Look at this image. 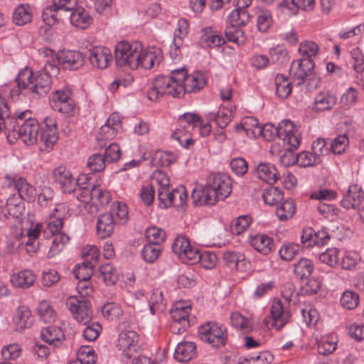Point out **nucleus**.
I'll return each mask as SVG.
<instances>
[{
	"mask_svg": "<svg viewBox=\"0 0 364 364\" xmlns=\"http://www.w3.org/2000/svg\"><path fill=\"white\" fill-rule=\"evenodd\" d=\"M102 315L108 321H114L123 315L122 306L115 302H108L101 309Z\"/></svg>",
	"mask_w": 364,
	"mask_h": 364,
	"instance_id": "e433bc0d",
	"label": "nucleus"
},
{
	"mask_svg": "<svg viewBox=\"0 0 364 364\" xmlns=\"http://www.w3.org/2000/svg\"><path fill=\"white\" fill-rule=\"evenodd\" d=\"M262 198L266 204L274 205L283 200V193L278 188L269 186L263 192Z\"/></svg>",
	"mask_w": 364,
	"mask_h": 364,
	"instance_id": "a18cd8bd",
	"label": "nucleus"
},
{
	"mask_svg": "<svg viewBox=\"0 0 364 364\" xmlns=\"http://www.w3.org/2000/svg\"><path fill=\"white\" fill-rule=\"evenodd\" d=\"M250 15L245 9L236 8L228 16L230 25L237 27L245 26L250 21Z\"/></svg>",
	"mask_w": 364,
	"mask_h": 364,
	"instance_id": "c9c22d12",
	"label": "nucleus"
},
{
	"mask_svg": "<svg viewBox=\"0 0 364 364\" xmlns=\"http://www.w3.org/2000/svg\"><path fill=\"white\" fill-rule=\"evenodd\" d=\"M205 85V75L200 72H196L187 78L186 92H197L203 89Z\"/></svg>",
	"mask_w": 364,
	"mask_h": 364,
	"instance_id": "72a5a7b5",
	"label": "nucleus"
},
{
	"mask_svg": "<svg viewBox=\"0 0 364 364\" xmlns=\"http://www.w3.org/2000/svg\"><path fill=\"white\" fill-rule=\"evenodd\" d=\"M114 220L113 214L107 213L102 214L98 217L97 223V235L101 238H105L110 236L114 231Z\"/></svg>",
	"mask_w": 364,
	"mask_h": 364,
	"instance_id": "a878e982",
	"label": "nucleus"
},
{
	"mask_svg": "<svg viewBox=\"0 0 364 364\" xmlns=\"http://www.w3.org/2000/svg\"><path fill=\"white\" fill-rule=\"evenodd\" d=\"M200 262L201 265L205 269H211L215 267L217 262V256L215 254L210 252L200 253L197 249V257L191 259V263Z\"/></svg>",
	"mask_w": 364,
	"mask_h": 364,
	"instance_id": "3c124183",
	"label": "nucleus"
},
{
	"mask_svg": "<svg viewBox=\"0 0 364 364\" xmlns=\"http://www.w3.org/2000/svg\"><path fill=\"white\" fill-rule=\"evenodd\" d=\"M99 272L104 282L108 286L114 285L118 280L117 269L110 263L100 266Z\"/></svg>",
	"mask_w": 364,
	"mask_h": 364,
	"instance_id": "ea45409f",
	"label": "nucleus"
},
{
	"mask_svg": "<svg viewBox=\"0 0 364 364\" xmlns=\"http://www.w3.org/2000/svg\"><path fill=\"white\" fill-rule=\"evenodd\" d=\"M112 59L110 49L105 46H95L89 50V60L90 63L99 69L108 67Z\"/></svg>",
	"mask_w": 364,
	"mask_h": 364,
	"instance_id": "6ab92c4d",
	"label": "nucleus"
},
{
	"mask_svg": "<svg viewBox=\"0 0 364 364\" xmlns=\"http://www.w3.org/2000/svg\"><path fill=\"white\" fill-rule=\"evenodd\" d=\"M50 105L55 111L73 115L75 112V104L68 90H56L52 96Z\"/></svg>",
	"mask_w": 364,
	"mask_h": 364,
	"instance_id": "f8f14e48",
	"label": "nucleus"
},
{
	"mask_svg": "<svg viewBox=\"0 0 364 364\" xmlns=\"http://www.w3.org/2000/svg\"><path fill=\"white\" fill-rule=\"evenodd\" d=\"M296 211V205L292 199L282 202L277 208L276 214L282 221L291 218Z\"/></svg>",
	"mask_w": 364,
	"mask_h": 364,
	"instance_id": "37998d69",
	"label": "nucleus"
},
{
	"mask_svg": "<svg viewBox=\"0 0 364 364\" xmlns=\"http://www.w3.org/2000/svg\"><path fill=\"white\" fill-rule=\"evenodd\" d=\"M62 17H65V15L59 9L53 6V4L48 6L42 13V18L48 26L54 25Z\"/></svg>",
	"mask_w": 364,
	"mask_h": 364,
	"instance_id": "8fccbe9b",
	"label": "nucleus"
},
{
	"mask_svg": "<svg viewBox=\"0 0 364 364\" xmlns=\"http://www.w3.org/2000/svg\"><path fill=\"white\" fill-rule=\"evenodd\" d=\"M338 252L337 248H328L319 255V259L323 263L334 267L338 262Z\"/></svg>",
	"mask_w": 364,
	"mask_h": 364,
	"instance_id": "338daca9",
	"label": "nucleus"
},
{
	"mask_svg": "<svg viewBox=\"0 0 364 364\" xmlns=\"http://www.w3.org/2000/svg\"><path fill=\"white\" fill-rule=\"evenodd\" d=\"M200 338L212 345L213 347L224 346L227 341L225 327L215 321H207L198 328Z\"/></svg>",
	"mask_w": 364,
	"mask_h": 364,
	"instance_id": "0eeeda50",
	"label": "nucleus"
},
{
	"mask_svg": "<svg viewBox=\"0 0 364 364\" xmlns=\"http://www.w3.org/2000/svg\"><path fill=\"white\" fill-rule=\"evenodd\" d=\"M199 43L203 48H215L225 43L222 36L217 34L211 28H205L202 31Z\"/></svg>",
	"mask_w": 364,
	"mask_h": 364,
	"instance_id": "cd10ccee",
	"label": "nucleus"
},
{
	"mask_svg": "<svg viewBox=\"0 0 364 364\" xmlns=\"http://www.w3.org/2000/svg\"><path fill=\"white\" fill-rule=\"evenodd\" d=\"M314 68V61L309 58L295 60L290 68V74L301 85L306 82V78L311 75Z\"/></svg>",
	"mask_w": 364,
	"mask_h": 364,
	"instance_id": "f3484780",
	"label": "nucleus"
},
{
	"mask_svg": "<svg viewBox=\"0 0 364 364\" xmlns=\"http://www.w3.org/2000/svg\"><path fill=\"white\" fill-rule=\"evenodd\" d=\"M296 164L301 167L311 166L321 163V159L316 156L314 152L302 151L296 154Z\"/></svg>",
	"mask_w": 364,
	"mask_h": 364,
	"instance_id": "603ef678",
	"label": "nucleus"
},
{
	"mask_svg": "<svg viewBox=\"0 0 364 364\" xmlns=\"http://www.w3.org/2000/svg\"><path fill=\"white\" fill-rule=\"evenodd\" d=\"M138 54V67L141 66L146 70L159 65L163 59L161 49L156 47L143 49L140 43H139Z\"/></svg>",
	"mask_w": 364,
	"mask_h": 364,
	"instance_id": "dca6fc26",
	"label": "nucleus"
},
{
	"mask_svg": "<svg viewBox=\"0 0 364 364\" xmlns=\"http://www.w3.org/2000/svg\"><path fill=\"white\" fill-rule=\"evenodd\" d=\"M270 60L273 63L282 65L289 60L288 52L282 46H277L269 50Z\"/></svg>",
	"mask_w": 364,
	"mask_h": 364,
	"instance_id": "13d9d810",
	"label": "nucleus"
},
{
	"mask_svg": "<svg viewBox=\"0 0 364 364\" xmlns=\"http://www.w3.org/2000/svg\"><path fill=\"white\" fill-rule=\"evenodd\" d=\"M314 6L315 0H283L279 4L282 12L288 16L296 15L299 9L312 11Z\"/></svg>",
	"mask_w": 364,
	"mask_h": 364,
	"instance_id": "aec40b11",
	"label": "nucleus"
},
{
	"mask_svg": "<svg viewBox=\"0 0 364 364\" xmlns=\"http://www.w3.org/2000/svg\"><path fill=\"white\" fill-rule=\"evenodd\" d=\"M363 200L364 191L360 186L355 184L348 187L341 201V205L347 210H355L360 206Z\"/></svg>",
	"mask_w": 364,
	"mask_h": 364,
	"instance_id": "412c9836",
	"label": "nucleus"
},
{
	"mask_svg": "<svg viewBox=\"0 0 364 364\" xmlns=\"http://www.w3.org/2000/svg\"><path fill=\"white\" fill-rule=\"evenodd\" d=\"M37 311L39 317L45 323H52L56 318V312L49 301H41L38 304Z\"/></svg>",
	"mask_w": 364,
	"mask_h": 364,
	"instance_id": "f704fd0d",
	"label": "nucleus"
},
{
	"mask_svg": "<svg viewBox=\"0 0 364 364\" xmlns=\"http://www.w3.org/2000/svg\"><path fill=\"white\" fill-rule=\"evenodd\" d=\"M41 335V338L46 343L53 346L55 348L60 346L65 339V335L62 329L54 325L42 328Z\"/></svg>",
	"mask_w": 364,
	"mask_h": 364,
	"instance_id": "b1692460",
	"label": "nucleus"
},
{
	"mask_svg": "<svg viewBox=\"0 0 364 364\" xmlns=\"http://www.w3.org/2000/svg\"><path fill=\"white\" fill-rule=\"evenodd\" d=\"M340 302L344 308L348 310L353 309L359 303L358 294L353 291H346L342 294Z\"/></svg>",
	"mask_w": 364,
	"mask_h": 364,
	"instance_id": "680f3d73",
	"label": "nucleus"
},
{
	"mask_svg": "<svg viewBox=\"0 0 364 364\" xmlns=\"http://www.w3.org/2000/svg\"><path fill=\"white\" fill-rule=\"evenodd\" d=\"M87 257H90V260L86 259L82 264L75 265L73 270L75 277L81 282H87L93 274L94 264L98 259V250L95 247L90 248Z\"/></svg>",
	"mask_w": 364,
	"mask_h": 364,
	"instance_id": "4468645a",
	"label": "nucleus"
},
{
	"mask_svg": "<svg viewBox=\"0 0 364 364\" xmlns=\"http://www.w3.org/2000/svg\"><path fill=\"white\" fill-rule=\"evenodd\" d=\"M53 177L63 192L72 193L76 191L75 178L66 167L60 166L55 168L53 171Z\"/></svg>",
	"mask_w": 364,
	"mask_h": 364,
	"instance_id": "a211bd4d",
	"label": "nucleus"
},
{
	"mask_svg": "<svg viewBox=\"0 0 364 364\" xmlns=\"http://www.w3.org/2000/svg\"><path fill=\"white\" fill-rule=\"evenodd\" d=\"M55 60L58 65H60L65 69L77 70L83 65L85 58L80 51L68 50L58 53Z\"/></svg>",
	"mask_w": 364,
	"mask_h": 364,
	"instance_id": "2eb2a0df",
	"label": "nucleus"
},
{
	"mask_svg": "<svg viewBox=\"0 0 364 364\" xmlns=\"http://www.w3.org/2000/svg\"><path fill=\"white\" fill-rule=\"evenodd\" d=\"M257 16V28L261 32H266L272 23V16L268 10H263L259 9L256 11Z\"/></svg>",
	"mask_w": 364,
	"mask_h": 364,
	"instance_id": "5fc2aeb1",
	"label": "nucleus"
},
{
	"mask_svg": "<svg viewBox=\"0 0 364 364\" xmlns=\"http://www.w3.org/2000/svg\"><path fill=\"white\" fill-rule=\"evenodd\" d=\"M250 245L258 252L267 255L272 250L274 241L266 235L257 234L250 237Z\"/></svg>",
	"mask_w": 364,
	"mask_h": 364,
	"instance_id": "c85d7f7f",
	"label": "nucleus"
},
{
	"mask_svg": "<svg viewBox=\"0 0 364 364\" xmlns=\"http://www.w3.org/2000/svg\"><path fill=\"white\" fill-rule=\"evenodd\" d=\"M337 99L329 92H321L314 97L312 109L314 112H321L332 109L336 105Z\"/></svg>",
	"mask_w": 364,
	"mask_h": 364,
	"instance_id": "5701e85b",
	"label": "nucleus"
},
{
	"mask_svg": "<svg viewBox=\"0 0 364 364\" xmlns=\"http://www.w3.org/2000/svg\"><path fill=\"white\" fill-rule=\"evenodd\" d=\"M105 164L106 161L102 154H94L88 158L87 166L91 171L95 173L103 171Z\"/></svg>",
	"mask_w": 364,
	"mask_h": 364,
	"instance_id": "bf43d9fd",
	"label": "nucleus"
},
{
	"mask_svg": "<svg viewBox=\"0 0 364 364\" xmlns=\"http://www.w3.org/2000/svg\"><path fill=\"white\" fill-rule=\"evenodd\" d=\"M60 68L55 59H50L45 61L43 68L33 75L31 92L43 96L46 95L51 85V79L58 75Z\"/></svg>",
	"mask_w": 364,
	"mask_h": 364,
	"instance_id": "39448f33",
	"label": "nucleus"
},
{
	"mask_svg": "<svg viewBox=\"0 0 364 364\" xmlns=\"http://www.w3.org/2000/svg\"><path fill=\"white\" fill-rule=\"evenodd\" d=\"M65 17L68 18L74 26L82 29L86 28L92 22L90 15L81 6H75L72 11L65 15Z\"/></svg>",
	"mask_w": 364,
	"mask_h": 364,
	"instance_id": "4be33fe9",
	"label": "nucleus"
},
{
	"mask_svg": "<svg viewBox=\"0 0 364 364\" xmlns=\"http://www.w3.org/2000/svg\"><path fill=\"white\" fill-rule=\"evenodd\" d=\"M30 8L23 5L18 6L13 14V21L18 26H22L31 21Z\"/></svg>",
	"mask_w": 364,
	"mask_h": 364,
	"instance_id": "de8ad7c7",
	"label": "nucleus"
},
{
	"mask_svg": "<svg viewBox=\"0 0 364 364\" xmlns=\"http://www.w3.org/2000/svg\"><path fill=\"white\" fill-rule=\"evenodd\" d=\"M291 313L284 310L280 300L274 301L271 309L270 316L264 319L263 323L267 328L281 330L289 321Z\"/></svg>",
	"mask_w": 364,
	"mask_h": 364,
	"instance_id": "9b49d317",
	"label": "nucleus"
},
{
	"mask_svg": "<svg viewBox=\"0 0 364 364\" xmlns=\"http://www.w3.org/2000/svg\"><path fill=\"white\" fill-rule=\"evenodd\" d=\"M190 311L191 308L188 306L178 304L174 309L171 311V317L173 321L177 323H188V318Z\"/></svg>",
	"mask_w": 364,
	"mask_h": 364,
	"instance_id": "c03bdc74",
	"label": "nucleus"
},
{
	"mask_svg": "<svg viewBox=\"0 0 364 364\" xmlns=\"http://www.w3.org/2000/svg\"><path fill=\"white\" fill-rule=\"evenodd\" d=\"M300 247L298 244H284L279 250V254L283 260L292 259L299 252Z\"/></svg>",
	"mask_w": 364,
	"mask_h": 364,
	"instance_id": "e2e57ef3",
	"label": "nucleus"
},
{
	"mask_svg": "<svg viewBox=\"0 0 364 364\" xmlns=\"http://www.w3.org/2000/svg\"><path fill=\"white\" fill-rule=\"evenodd\" d=\"M139 335L132 330L122 331L117 342V347L122 351L124 359L130 360L133 358L132 364H154L152 360L146 356L134 358L139 348Z\"/></svg>",
	"mask_w": 364,
	"mask_h": 364,
	"instance_id": "20e7f679",
	"label": "nucleus"
},
{
	"mask_svg": "<svg viewBox=\"0 0 364 364\" xmlns=\"http://www.w3.org/2000/svg\"><path fill=\"white\" fill-rule=\"evenodd\" d=\"M139 43L129 44L122 41L115 46L114 59L118 66H128L132 70L138 68Z\"/></svg>",
	"mask_w": 364,
	"mask_h": 364,
	"instance_id": "6e6552de",
	"label": "nucleus"
},
{
	"mask_svg": "<svg viewBox=\"0 0 364 364\" xmlns=\"http://www.w3.org/2000/svg\"><path fill=\"white\" fill-rule=\"evenodd\" d=\"M196 355V345L193 342L184 341L179 343L174 353L175 358L179 362H187Z\"/></svg>",
	"mask_w": 364,
	"mask_h": 364,
	"instance_id": "bb28decb",
	"label": "nucleus"
},
{
	"mask_svg": "<svg viewBox=\"0 0 364 364\" xmlns=\"http://www.w3.org/2000/svg\"><path fill=\"white\" fill-rule=\"evenodd\" d=\"M250 218L247 215H242L232 221L230 231L233 235H240L249 227Z\"/></svg>",
	"mask_w": 364,
	"mask_h": 364,
	"instance_id": "052dcab7",
	"label": "nucleus"
},
{
	"mask_svg": "<svg viewBox=\"0 0 364 364\" xmlns=\"http://www.w3.org/2000/svg\"><path fill=\"white\" fill-rule=\"evenodd\" d=\"M31 311L26 306H19L14 316V323L18 328L24 329L31 326L33 320Z\"/></svg>",
	"mask_w": 364,
	"mask_h": 364,
	"instance_id": "2f4dec72",
	"label": "nucleus"
},
{
	"mask_svg": "<svg viewBox=\"0 0 364 364\" xmlns=\"http://www.w3.org/2000/svg\"><path fill=\"white\" fill-rule=\"evenodd\" d=\"M165 236V232L156 227H151L146 230V238L149 243L160 246V244L164 241Z\"/></svg>",
	"mask_w": 364,
	"mask_h": 364,
	"instance_id": "4d7b16f0",
	"label": "nucleus"
},
{
	"mask_svg": "<svg viewBox=\"0 0 364 364\" xmlns=\"http://www.w3.org/2000/svg\"><path fill=\"white\" fill-rule=\"evenodd\" d=\"M258 134L269 141L279 137L294 149H297L301 141V133L289 119L282 120L277 127L271 123L265 124L258 127Z\"/></svg>",
	"mask_w": 364,
	"mask_h": 364,
	"instance_id": "7ed1b4c3",
	"label": "nucleus"
},
{
	"mask_svg": "<svg viewBox=\"0 0 364 364\" xmlns=\"http://www.w3.org/2000/svg\"><path fill=\"white\" fill-rule=\"evenodd\" d=\"M4 185L9 188H14L23 200L33 201L36 195V188L30 184L27 180L16 173H8L4 177Z\"/></svg>",
	"mask_w": 364,
	"mask_h": 364,
	"instance_id": "9d476101",
	"label": "nucleus"
},
{
	"mask_svg": "<svg viewBox=\"0 0 364 364\" xmlns=\"http://www.w3.org/2000/svg\"><path fill=\"white\" fill-rule=\"evenodd\" d=\"M109 213L113 214L114 220L118 223H124L128 218V210L124 203L114 202L112 205V211Z\"/></svg>",
	"mask_w": 364,
	"mask_h": 364,
	"instance_id": "864d4df0",
	"label": "nucleus"
},
{
	"mask_svg": "<svg viewBox=\"0 0 364 364\" xmlns=\"http://www.w3.org/2000/svg\"><path fill=\"white\" fill-rule=\"evenodd\" d=\"M23 198L18 194L9 197L6 200V208L9 213L18 218L22 214L23 208Z\"/></svg>",
	"mask_w": 364,
	"mask_h": 364,
	"instance_id": "09e8293b",
	"label": "nucleus"
},
{
	"mask_svg": "<svg viewBox=\"0 0 364 364\" xmlns=\"http://www.w3.org/2000/svg\"><path fill=\"white\" fill-rule=\"evenodd\" d=\"M223 260L230 269H238L240 262L244 261V257L235 252H225L223 255Z\"/></svg>",
	"mask_w": 364,
	"mask_h": 364,
	"instance_id": "774afa93",
	"label": "nucleus"
},
{
	"mask_svg": "<svg viewBox=\"0 0 364 364\" xmlns=\"http://www.w3.org/2000/svg\"><path fill=\"white\" fill-rule=\"evenodd\" d=\"M255 171L258 178L271 185L279 179L277 168L270 163L259 164Z\"/></svg>",
	"mask_w": 364,
	"mask_h": 364,
	"instance_id": "393cba45",
	"label": "nucleus"
},
{
	"mask_svg": "<svg viewBox=\"0 0 364 364\" xmlns=\"http://www.w3.org/2000/svg\"><path fill=\"white\" fill-rule=\"evenodd\" d=\"M66 306L78 323L87 325L92 321V310L90 301L82 296H70L67 299Z\"/></svg>",
	"mask_w": 364,
	"mask_h": 364,
	"instance_id": "1a4fd4ad",
	"label": "nucleus"
},
{
	"mask_svg": "<svg viewBox=\"0 0 364 364\" xmlns=\"http://www.w3.org/2000/svg\"><path fill=\"white\" fill-rule=\"evenodd\" d=\"M171 205L175 207H181L186 204L188 199V194L186 188L183 186H179L172 190L171 194Z\"/></svg>",
	"mask_w": 364,
	"mask_h": 364,
	"instance_id": "6e6d98bb",
	"label": "nucleus"
},
{
	"mask_svg": "<svg viewBox=\"0 0 364 364\" xmlns=\"http://www.w3.org/2000/svg\"><path fill=\"white\" fill-rule=\"evenodd\" d=\"M159 178L157 179L159 184L158 199L163 203L165 208L171 206V191L169 190V178L164 174L159 173Z\"/></svg>",
	"mask_w": 364,
	"mask_h": 364,
	"instance_id": "c756f323",
	"label": "nucleus"
},
{
	"mask_svg": "<svg viewBox=\"0 0 364 364\" xmlns=\"http://www.w3.org/2000/svg\"><path fill=\"white\" fill-rule=\"evenodd\" d=\"M149 304L152 314L162 312L166 308L162 291L159 289H154L149 299Z\"/></svg>",
	"mask_w": 364,
	"mask_h": 364,
	"instance_id": "58836bf2",
	"label": "nucleus"
},
{
	"mask_svg": "<svg viewBox=\"0 0 364 364\" xmlns=\"http://www.w3.org/2000/svg\"><path fill=\"white\" fill-rule=\"evenodd\" d=\"M313 262L306 258H301L294 264V272L299 279L308 278L314 271Z\"/></svg>",
	"mask_w": 364,
	"mask_h": 364,
	"instance_id": "473e14b6",
	"label": "nucleus"
},
{
	"mask_svg": "<svg viewBox=\"0 0 364 364\" xmlns=\"http://www.w3.org/2000/svg\"><path fill=\"white\" fill-rule=\"evenodd\" d=\"M176 155L169 151H157L154 158L156 165L159 166H168L176 161Z\"/></svg>",
	"mask_w": 364,
	"mask_h": 364,
	"instance_id": "69168bd1",
	"label": "nucleus"
},
{
	"mask_svg": "<svg viewBox=\"0 0 364 364\" xmlns=\"http://www.w3.org/2000/svg\"><path fill=\"white\" fill-rule=\"evenodd\" d=\"M181 118L178 119V127L176 128L171 134V137L176 141H181V137L188 134L194 130L193 125L191 124L185 123Z\"/></svg>",
	"mask_w": 364,
	"mask_h": 364,
	"instance_id": "0e129e2a",
	"label": "nucleus"
},
{
	"mask_svg": "<svg viewBox=\"0 0 364 364\" xmlns=\"http://www.w3.org/2000/svg\"><path fill=\"white\" fill-rule=\"evenodd\" d=\"M232 192V180L225 173L210 174L205 186L193 188L191 198L195 205H215L219 200H225Z\"/></svg>",
	"mask_w": 364,
	"mask_h": 364,
	"instance_id": "f03ea898",
	"label": "nucleus"
},
{
	"mask_svg": "<svg viewBox=\"0 0 364 364\" xmlns=\"http://www.w3.org/2000/svg\"><path fill=\"white\" fill-rule=\"evenodd\" d=\"M164 95L181 97L184 95V89L181 85H175L174 87L170 76L161 75L154 79L152 87L147 92V95L150 100L157 101Z\"/></svg>",
	"mask_w": 364,
	"mask_h": 364,
	"instance_id": "423d86ee",
	"label": "nucleus"
},
{
	"mask_svg": "<svg viewBox=\"0 0 364 364\" xmlns=\"http://www.w3.org/2000/svg\"><path fill=\"white\" fill-rule=\"evenodd\" d=\"M161 252V247L151 243L145 245L141 252L144 260L147 263L154 262Z\"/></svg>",
	"mask_w": 364,
	"mask_h": 364,
	"instance_id": "49530a36",
	"label": "nucleus"
},
{
	"mask_svg": "<svg viewBox=\"0 0 364 364\" xmlns=\"http://www.w3.org/2000/svg\"><path fill=\"white\" fill-rule=\"evenodd\" d=\"M235 109V107L230 109H220L215 114H210V118H214L216 124L220 129H224L231 122L233 117V113Z\"/></svg>",
	"mask_w": 364,
	"mask_h": 364,
	"instance_id": "a19ab883",
	"label": "nucleus"
},
{
	"mask_svg": "<svg viewBox=\"0 0 364 364\" xmlns=\"http://www.w3.org/2000/svg\"><path fill=\"white\" fill-rule=\"evenodd\" d=\"M34 73L28 68L21 70L16 78L17 87L20 90L28 89L31 91Z\"/></svg>",
	"mask_w": 364,
	"mask_h": 364,
	"instance_id": "79ce46f5",
	"label": "nucleus"
},
{
	"mask_svg": "<svg viewBox=\"0 0 364 364\" xmlns=\"http://www.w3.org/2000/svg\"><path fill=\"white\" fill-rule=\"evenodd\" d=\"M36 279V277L31 270H22L11 277V282L14 286L27 289L31 287Z\"/></svg>",
	"mask_w": 364,
	"mask_h": 364,
	"instance_id": "7c9ffc66",
	"label": "nucleus"
},
{
	"mask_svg": "<svg viewBox=\"0 0 364 364\" xmlns=\"http://www.w3.org/2000/svg\"><path fill=\"white\" fill-rule=\"evenodd\" d=\"M3 128L8 131V139L16 136L26 145L39 143L45 150L51 149L58 139L57 123L55 119L47 117L41 128L38 121L32 118L31 112L25 110L10 117L9 109L5 100L0 96V132Z\"/></svg>",
	"mask_w": 364,
	"mask_h": 364,
	"instance_id": "f257e3e1",
	"label": "nucleus"
},
{
	"mask_svg": "<svg viewBox=\"0 0 364 364\" xmlns=\"http://www.w3.org/2000/svg\"><path fill=\"white\" fill-rule=\"evenodd\" d=\"M172 250L183 262H191L197 257V247L192 246L188 238L185 235H178L172 245Z\"/></svg>",
	"mask_w": 364,
	"mask_h": 364,
	"instance_id": "ddd939ff",
	"label": "nucleus"
},
{
	"mask_svg": "<svg viewBox=\"0 0 364 364\" xmlns=\"http://www.w3.org/2000/svg\"><path fill=\"white\" fill-rule=\"evenodd\" d=\"M275 86L277 95L282 98H287L291 93V83L287 77L283 75L278 74L275 77Z\"/></svg>",
	"mask_w": 364,
	"mask_h": 364,
	"instance_id": "4c0bfd02",
	"label": "nucleus"
}]
</instances>
